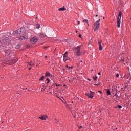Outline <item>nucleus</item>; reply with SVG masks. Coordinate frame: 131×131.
<instances>
[{"label":"nucleus","mask_w":131,"mask_h":131,"mask_svg":"<svg viewBox=\"0 0 131 131\" xmlns=\"http://www.w3.org/2000/svg\"><path fill=\"white\" fill-rule=\"evenodd\" d=\"M12 40V37H3L1 38V40H0V51H2L5 50V45H7V43H11V41Z\"/></svg>","instance_id":"obj_1"},{"label":"nucleus","mask_w":131,"mask_h":131,"mask_svg":"<svg viewBox=\"0 0 131 131\" xmlns=\"http://www.w3.org/2000/svg\"><path fill=\"white\" fill-rule=\"evenodd\" d=\"M5 50H6V47H5V49L1 51V52L3 53V52H4V54H5V57L7 59H13V58H14V51L10 49H8L7 51H5Z\"/></svg>","instance_id":"obj_2"},{"label":"nucleus","mask_w":131,"mask_h":131,"mask_svg":"<svg viewBox=\"0 0 131 131\" xmlns=\"http://www.w3.org/2000/svg\"><path fill=\"white\" fill-rule=\"evenodd\" d=\"M81 48V45H80L74 48V51H75V56H77V57H80V55H81V52H80Z\"/></svg>","instance_id":"obj_3"},{"label":"nucleus","mask_w":131,"mask_h":131,"mask_svg":"<svg viewBox=\"0 0 131 131\" xmlns=\"http://www.w3.org/2000/svg\"><path fill=\"white\" fill-rule=\"evenodd\" d=\"M122 16V13L121 11H120L119 13V15L118 16L117 18V27L119 28L120 27V23H121V17Z\"/></svg>","instance_id":"obj_4"},{"label":"nucleus","mask_w":131,"mask_h":131,"mask_svg":"<svg viewBox=\"0 0 131 131\" xmlns=\"http://www.w3.org/2000/svg\"><path fill=\"white\" fill-rule=\"evenodd\" d=\"M25 32V29L24 28H21L18 29L16 31H14L13 33V34H14V35H16V34H21V33L23 34V33H24Z\"/></svg>","instance_id":"obj_5"},{"label":"nucleus","mask_w":131,"mask_h":131,"mask_svg":"<svg viewBox=\"0 0 131 131\" xmlns=\"http://www.w3.org/2000/svg\"><path fill=\"white\" fill-rule=\"evenodd\" d=\"M100 21H101V19H99L94 23L93 27L94 31H96V30H98V29H99V28L100 27Z\"/></svg>","instance_id":"obj_6"},{"label":"nucleus","mask_w":131,"mask_h":131,"mask_svg":"<svg viewBox=\"0 0 131 131\" xmlns=\"http://www.w3.org/2000/svg\"><path fill=\"white\" fill-rule=\"evenodd\" d=\"M18 60H13V59H8V61L6 62H3V63H5V64H8V65H13V64H15L16 62H17Z\"/></svg>","instance_id":"obj_7"},{"label":"nucleus","mask_w":131,"mask_h":131,"mask_svg":"<svg viewBox=\"0 0 131 131\" xmlns=\"http://www.w3.org/2000/svg\"><path fill=\"white\" fill-rule=\"evenodd\" d=\"M28 38V35H24L23 36H20L19 37V39L20 40H25V39H27Z\"/></svg>","instance_id":"obj_8"},{"label":"nucleus","mask_w":131,"mask_h":131,"mask_svg":"<svg viewBox=\"0 0 131 131\" xmlns=\"http://www.w3.org/2000/svg\"><path fill=\"white\" fill-rule=\"evenodd\" d=\"M37 40H38V39L36 38V37H34L31 39V42L34 44L36 43V42H37Z\"/></svg>","instance_id":"obj_9"},{"label":"nucleus","mask_w":131,"mask_h":131,"mask_svg":"<svg viewBox=\"0 0 131 131\" xmlns=\"http://www.w3.org/2000/svg\"><path fill=\"white\" fill-rule=\"evenodd\" d=\"M67 54H68V52L67 51L63 55V60H64V62H66L67 60H69V57H68V55H67Z\"/></svg>","instance_id":"obj_10"},{"label":"nucleus","mask_w":131,"mask_h":131,"mask_svg":"<svg viewBox=\"0 0 131 131\" xmlns=\"http://www.w3.org/2000/svg\"><path fill=\"white\" fill-rule=\"evenodd\" d=\"M86 96H87L89 98H94V93L92 91H90V93H86Z\"/></svg>","instance_id":"obj_11"},{"label":"nucleus","mask_w":131,"mask_h":131,"mask_svg":"<svg viewBox=\"0 0 131 131\" xmlns=\"http://www.w3.org/2000/svg\"><path fill=\"white\" fill-rule=\"evenodd\" d=\"M28 67H31V68L35 66V65L34 64V63H33V62L32 61H31L30 62L28 63Z\"/></svg>","instance_id":"obj_12"},{"label":"nucleus","mask_w":131,"mask_h":131,"mask_svg":"<svg viewBox=\"0 0 131 131\" xmlns=\"http://www.w3.org/2000/svg\"><path fill=\"white\" fill-rule=\"evenodd\" d=\"M39 119H41V120H46V119L48 118V116L43 115V116H41V117H39Z\"/></svg>","instance_id":"obj_13"},{"label":"nucleus","mask_w":131,"mask_h":131,"mask_svg":"<svg viewBox=\"0 0 131 131\" xmlns=\"http://www.w3.org/2000/svg\"><path fill=\"white\" fill-rule=\"evenodd\" d=\"M39 36L41 38H43V37H46V34H45L43 33H41L40 34Z\"/></svg>","instance_id":"obj_14"},{"label":"nucleus","mask_w":131,"mask_h":131,"mask_svg":"<svg viewBox=\"0 0 131 131\" xmlns=\"http://www.w3.org/2000/svg\"><path fill=\"white\" fill-rule=\"evenodd\" d=\"M58 11H66V8L64 7L58 9Z\"/></svg>","instance_id":"obj_15"},{"label":"nucleus","mask_w":131,"mask_h":131,"mask_svg":"<svg viewBox=\"0 0 131 131\" xmlns=\"http://www.w3.org/2000/svg\"><path fill=\"white\" fill-rule=\"evenodd\" d=\"M45 76L48 77V76H52V74H51V73H46L45 74Z\"/></svg>","instance_id":"obj_16"},{"label":"nucleus","mask_w":131,"mask_h":131,"mask_svg":"<svg viewBox=\"0 0 131 131\" xmlns=\"http://www.w3.org/2000/svg\"><path fill=\"white\" fill-rule=\"evenodd\" d=\"M43 79H45V76H43L41 78H40L39 80L40 81H42V80H43Z\"/></svg>","instance_id":"obj_17"},{"label":"nucleus","mask_w":131,"mask_h":131,"mask_svg":"<svg viewBox=\"0 0 131 131\" xmlns=\"http://www.w3.org/2000/svg\"><path fill=\"white\" fill-rule=\"evenodd\" d=\"M99 51H102L103 50V47H102V45H99Z\"/></svg>","instance_id":"obj_18"},{"label":"nucleus","mask_w":131,"mask_h":131,"mask_svg":"<svg viewBox=\"0 0 131 131\" xmlns=\"http://www.w3.org/2000/svg\"><path fill=\"white\" fill-rule=\"evenodd\" d=\"M82 22H85V23H86V24H88L89 20H88V19H84L83 20Z\"/></svg>","instance_id":"obj_19"},{"label":"nucleus","mask_w":131,"mask_h":131,"mask_svg":"<svg viewBox=\"0 0 131 131\" xmlns=\"http://www.w3.org/2000/svg\"><path fill=\"white\" fill-rule=\"evenodd\" d=\"M107 95H111V93L110 92V90L108 89L107 90Z\"/></svg>","instance_id":"obj_20"},{"label":"nucleus","mask_w":131,"mask_h":131,"mask_svg":"<svg viewBox=\"0 0 131 131\" xmlns=\"http://www.w3.org/2000/svg\"><path fill=\"white\" fill-rule=\"evenodd\" d=\"M93 78L94 80L97 81L98 79V77H97V76L93 77Z\"/></svg>","instance_id":"obj_21"},{"label":"nucleus","mask_w":131,"mask_h":131,"mask_svg":"<svg viewBox=\"0 0 131 131\" xmlns=\"http://www.w3.org/2000/svg\"><path fill=\"white\" fill-rule=\"evenodd\" d=\"M102 40H100V41H98V45H99V46H101V43H102Z\"/></svg>","instance_id":"obj_22"},{"label":"nucleus","mask_w":131,"mask_h":131,"mask_svg":"<svg viewBox=\"0 0 131 131\" xmlns=\"http://www.w3.org/2000/svg\"><path fill=\"white\" fill-rule=\"evenodd\" d=\"M118 108H119V109H122V106L118 105Z\"/></svg>","instance_id":"obj_23"},{"label":"nucleus","mask_w":131,"mask_h":131,"mask_svg":"<svg viewBox=\"0 0 131 131\" xmlns=\"http://www.w3.org/2000/svg\"><path fill=\"white\" fill-rule=\"evenodd\" d=\"M40 28V25L39 24H37V28L39 29Z\"/></svg>","instance_id":"obj_24"},{"label":"nucleus","mask_w":131,"mask_h":131,"mask_svg":"<svg viewBox=\"0 0 131 131\" xmlns=\"http://www.w3.org/2000/svg\"><path fill=\"white\" fill-rule=\"evenodd\" d=\"M21 47V45H18L17 46H16V49H19L20 47Z\"/></svg>","instance_id":"obj_25"},{"label":"nucleus","mask_w":131,"mask_h":131,"mask_svg":"<svg viewBox=\"0 0 131 131\" xmlns=\"http://www.w3.org/2000/svg\"><path fill=\"white\" fill-rule=\"evenodd\" d=\"M46 81H48V82H47V83H49V82H50V79L47 78Z\"/></svg>","instance_id":"obj_26"},{"label":"nucleus","mask_w":131,"mask_h":131,"mask_svg":"<svg viewBox=\"0 0 131 131\" xmlns=\"http://www.w3.org/2000/svg\"><path fill=\"white\" fill-rule=\"evenodd\" d=\"M68 68L69 69H72V68H73V67H69Z\"/></svg>","instance_id":"obj_27"},{"label":"nucleus","mask_w":131,"mask_h":131,"mask_svg":"<svg viewBox=\"0 0 131 131\" xmlns=\"http://www.w3.org/2000/svg\"><path fill=\"white\" fill-rule=\"evenodd\" d=\"M116 77H119V74H117Z\"/></svg>","instance_id":"obj_28"},{"label":"nucleus","mask_w":131,"mask_h":131,"mask_svg":"<svg viewBox=\"0 0 131 131\" xmlns=\"http://www.w3.org/2000/svg\"><path fill=\"white\" fill-rule=\"evenodd\" d=\"M48 48H49V46H46L45 47H44L45 50H46V49H47Z\"/></svg>","instance_id":"obj_29"},{"label":"nucleus","mask_w":131,"mask_h":131,"mask_svg":"<svg viewBox=\"0 0 131 131\" xmlns=\"http://www.w3.org/2000/svg\"><path fill=\"white\" fill-rule=\"evenodd\" d=\"M94 85H100V84L98 83V84H95Z\"/></svg>","instance_id":"obj_30"},{"label":"nucleus","mask_w":131,"mask_h":131,"mask_svg":"<svg viewBox=\"0 0 131 131\" xmlns=\"http://www.w3.org/2000/svg\"><path fill=\"white\" fill-rule=\"evenodd\" d=\"M56 86H60V84L57 85V84H55Z\"/></svg>","instance_id":"obj_31"},{"label":"nucleus","mask_w":131,"mask_h":131,"mask_svg":"<svg viewBox=\"0 0 131 131\" xmlns=\"http://www.w3.org/2000/svg\"><path fill=\"white\" fill-rule=\"evenodd\" d=\"M79 37L81 38V34L79 35Z\"/></svg>","instance_id":"obj_32"},{"label":"nucleus","mask_w":131,"mask_h":131,"mask_svg":"<svg viewBox=\"0 0 131 131\" xmlns=\"http://www.w3.org/2000/svg\"><path fill=\"white\" fill-rule=\"evenodd\" d=\"M98 75H101V72H99L98 74Z\"/></svg>","instance_id":"obj_33"},{"label":"nucleus","mask_w":131,"mask_h":131,"mask_svg":"<svg viewBox=\"0 0 131 131\" xmlns=\"http://www.w3.org/2000/svg\"><path fill=\"white\" fill-rule=\"evenodd\" d=\"M82 126H80L79 128V129H81V128H82Z\"/></svg>","instance_id":"obj_34"},{"label":"nucleus","mask_w":131,"mask_h":131,"mask_svg":"<svg viewBox=\"0 0 131 131\" xmlns=\"http://www.w3.org/2000/svg\"><path fill=\"white\" fill-rule=\"evenodd\" d=\"M78 25H79V24H80V21H78Z\"/></svg>","instance_id":"obj_35"},{"label":"nucleus","mask_w":131,"mask_h":131,"mask_svg":"<svg viewBox=\"0 0 131 131\" xmlns=\"http://www.w3.org/2000/svg\"><path fill=\"white\" fill-rule=\"evenodd\" d=\"M29 70H31V68H29Z\"/></svg>","instance_id":"obj_36"},{"label":"nucleus","mask_w":131,"mask_h":131,"mask_svg":"<svg viewBox=\"0 0 131 131\" xmlns=\"http://www.w3.org/2000/svg\"><path fill=\"white\" fill-rule=\"evenodd\" d=\"M115 96L116 97V96H117V93H116V94H115Z\"/></svg>","instance_id":"obj_37"},{"label":"nucleus","mask_w":131,"mask_h":131,"mask_svg":"<svg viewBox=\"0 0 131 131\" xmlns=\"http://www.w3.org/2000/svg\"><path fill=\"white\" fill-rule=\"evenodd\" d=\"M121 61H124V59H121Z\"/></svg>","instance_id":"obj_38"},{"label":"nucleus","mask_w":131,"mask_h":131,"mask_svg":"<svg viewBox=\"0 0 131 131\" xmlns=\"http://www.w3.org/2000/svg\"><path fill=\"white\" fill-rule=\"evenodd\" d=\"M87 25L88 26H90V24H89V22H88V24H87Z\"/></svg>","instance_id":"obj_39"},{"label":"nucleus","mask_w":131,"mask_h":131,"mask_svg":"<svg viewBox=\"0 0 131 131\" xmlns=\"http://www.w3.org/2000/svg\"><path fill=\"white\" fill-rule=\"evenodd\" d=\"M88 80H89V81H91V79H88Z\"/></svg>","instance_id":"obj_40"},{"label":"nucleus","mask_w":131,"mask_h":131,"mask_svg":"<svg viewBox=\"0 0 131 131\" xmlns=\"http://www.w3.org/2000/svg\"><path fill=\"white\" fill-rule=\"evenodd\" d=\"M120 96H119V95H117V98H119Z\"/></svg>","instance_id":"obj_41"},{"label":"nucleus","mask_w":131,"mask_h":131,"mask_svg":"<svg viewBox=\"0 0 131 131\" xmlns=\"http://www.w3.org/2000/svg\"><path fill=\"white\" fill-rule=\"evenodd\" d=\"M67 68H68V67H69L68 66H66Z\"/></svg>","instance_id":"obj_42"},{"label":"nucleus","mask_w":131,"mask_h":131,"mask_svg":"<svg viewBox=\"0 0 131 131\" xmlns=\"http://www.w3.org/2000/svg\"><path fill=\"white\" fill-rule=\"evenodd\" d=\"M45 58H48V56H45Z\"/></svg>","instance_id":"obj_43"},{"label":"nucleus","mask_w":131,"mask_h":131,"mask_svg":"<svg viewBox=\"0 0 131 131\" xmlns=\"http://www.w3.org/2000/svg\"><path fill=\"white\" fill-rule=\"evenodd\" d=\"M76 33H78V32L77 31H76Z\"/></svg>","instance_id":"obj_44"},{"label":"nucleus","mask_w":131,"mask_h":131,"mask_svg":"<svg viewBox=\"0 0 131 131\" xmlns=\"http://www.w3.org/2000/svg\"><path fill=\"white\" fill-rule=\"evenodd\" d=\"M56 122V123H57V122H58V121H57V122Z\"/></svg>","instance_id":"obj_45"},{"label":"nucleus","mask_w":131,"mask_h":131,"mask_svg":"<svg viewBox=\"0 0 131 131\" xmlns=\"http://www.w3.org/2000/svg\"><path fill=\"white\" fill-rule=\"evenodd\" d=\"M96 17H98V15H96Z\"/></svg>","instance_id":"obj_46"},{"label":"nucleus","mask_w":131,"mask_h":131,"mask_svg":"<svg viewBox=\"0 0 131 131\" xmlns=\"http://www.w3.org/2000/svg\"><path fill=\"white\" fill-rule=\"evenodd\" d=\"M50 94H52V92H50Z\"/></svg>","instance_id":"obj_47"},{"label":"nucleus","mask_w":131,"mask_h":131,"mask_svg":"<svg viewBox=\"0 0 131 131\" xmlns=\"http://www.w3.org/2000/svg\"><path fill=\"white\" fill-rule=\"evenodd\" d=\"M81 62H82V60H81Z\"/></svg>","instance_id":"obj_48"},{"label":"nucleus","mask_w":131,"mask_h":131,"mask_svg":"<svg viewBox=\"0 0 131 131\" xmlns=\"http://www.w3.org/2000/svg\"><path fill=\"white\" fill-rule=\"evenodd\" d=\"M52 85H54V84H52Z\"/></svg>","instance_id":"obj_49"},{"label":"nucleus","mask_w":131,"mask_h":131,"mask_svg":"<svg viewBox=\"0 0 131 131\" xmlns=\"http://www.w3.org/2000/svg\"><path fill=\"white\" fill-rule=\"evenodd\" d=\"M74 117L75 118V117H76V116H75Z\"/></svg>","instance_id":"obj_50"},{"label":"nucleus","mask_w":131,"mask_h":131,"mask_svg":"<svg viewBox=\"0 0 131 131\" xmlns=\"http://www.w3.org/2000/svg\"><path fill=\"white\" fill-rule=\"evenodd\" d=\"M92 71H93V70H92Z\"/></svg>","instance_id":"obj_51"},{"label":"nucleus","mask_w":131,"mask_h":131,"mask_svg":"<svg viewBox=\"0 0 131 131\" xmlns=\"http://www.w3.org/2000/svg\"><path fill=\"white\" fill-rule=\"evenodd\" d=\"M116 93H117V91H116Z\"/></svg>","instance_id":"obj_52"}]
</instances>
